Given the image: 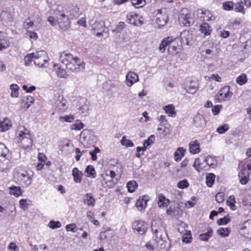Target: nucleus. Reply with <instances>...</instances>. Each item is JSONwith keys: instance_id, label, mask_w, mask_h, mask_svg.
Instances as JSON below:
<instances>
[{"instance_id": "obj_54", "label": "nucleus", "mask_w": 251, "mask_h": 251, "mask_svg": "<svg viewBox=\"0 0 251 251\" xmlns=\"http://www.w3.org/2000/svg\"><path fill=\"white\" fill-rule=\"evenodd\" d=\"M189 183L186 179H183L182 180L179 181L177 185L178 188L180 189H184L186 188L189 186Z\"/></svg>"}, {"instance_id": "obj_36", "label": "nucleus", "mask_w": 251, "mask_h": 251, "mask_svg": "<svg viewBox=\"0 0 251 251\" xmlns=\"http://www.w3.org/2000/svg\"><path fill=\"white\" fill-rule=\"evenodd\" d=\"M236 81L240 85L245 84L247 81V75L245 74H242L236 78Z\"/></svg>"}, {"instance_id": "obj_18", "label": "nucleus", "mask_w": 251, "mask_h": 251, "mask_svg": "<svg viewBox=\"0 0 251 251\" xmlns=\"http://www.w3.org/2000/svg\"><path fill=\"white\" fill-rule=\"evenodd\" d=\"M34 98L30 96L24 97L21 103V107H23L25 110H27L31 104L34 102Z\"/></svg>"}, {"instance_id": "obj_27", "label": "nucleus", "mask_w": 251, "mask_h": 251, "mask_svg": "<svg viewBox=\"0 0 251 251\" xmlns=\"http://www.w3.org/2000/svg\"><path fill=\"white\" fill-rule=\"evenodd\" d=\"M190 15L186 14L185 15L183 14L181 15L179 18V21L185 26H190L191 24L190 21Z\"/></svg>"}, {"instance_id": "obj_16", "label": "nucleus", "mask_w": 251, "mask_h": 251, "mask_svg": "<svg viewBox=\"0 0 251 251\" xmlns=\"http://www.w3.org/2000/svg\"><path fill=\"white\" fill-rule=\"evenodd\" d=\"M148 201V197L146 196H144L142 199L139 198L137 200L136 206L139 211H142L145 209Z\"/></svg>"}, {"instance_id": "obj_9", "label": "nucleus", "mask_w": 251, "mask_h": 251, "mask_svg": "<svg viewBox=\"0 0 251 251\" xmlns=\"http://www.w3.org/2000/svg\"><path fill=\"white\" fill-rule=\"evenodd\" d=\"M232 93L230 92V87L226 86L222 88L217 95L219 101L230 100Z\"/></svg>"}, {"instance_id": "obj_14", "label": "nucleus", "mask_w": 251, "mask_h": 251, "mask_svg": "<svg viewBox=\"0 0 251 251\" xmlns=\"http://www.w3.org/2000/svg\"><path fill=\"white\" fill-rule=\"evenodd\" d=\"M195 126L199 129H203L206 126V121L203 116L198 114L193 118Z\"/></svg>"}, {"instance_id": "obj_28", "label": "nucleus", "mask_w": 251, "mask_h": 251, "mask_svg": "<svg viewBox=\"0 0 251 251\" xmlns=\"http://www.w3.org/2000/svg\"><path fill=\"white\" fill-rule=\"evenodd\" d=\"M156 22L159 26H163L167 22L168 17L166 15H162L160 13L157 14Z\"/></svg>"}, {"instance_id": "obj_61", "label": "nucleus", "mask_w": 251, "mask_h": 251, "mask_svg": "<svg viewBox=\"0 0 251 251\" xmlns=\"http://www.w3.org/2000/svg\"><path fill=\"white\" fill-rule=\"evenodd\" d=\"M89 131L87 129L83 130L80 134V140L81 142L85 141L86 139L87 135L88 134Z\"/></svg>"}, {"instance_id": "obj_40", "label": "nucleus", "mask_w": 251, "mask_h": 251, "mask_svg": "<svg viewBox=\"0 0 251 251\" xmlns=\"http://www.w3.org/2000/svg\"><path fill=\"white\" fill-rule=\"evenodd\" d=\"M217 233L223 237L228 236L229 230L228 228L221 227L217 230Z\"/></svg>"}, {"instance_id": "obj_30", "label": "nucleus", "mask_w": 251, "mask_h": 251, "mask_svg": "<svg viewBox=\"0 0 251 251\" xmlns=\"http://www.w3.org/2000/svg\"><path fill=\"white\" fill-rule=\"evenodd\" d=\"M85 172L87 174V176L95 178L96 173L94 167L91 165H88L85 169Z\"/></svg>"}, {"instance_id": "obj_47", "label": "nucleus", "mask_w": 251, "mask_h": 251, "mask_svg": "<svg viewBox=\"0 0 251 251\" xmlns=\"http://www.w3.org/2000/svg\"><path fill=\"white\" fill-rule=\"evenodd\" d=\"M132 5L136 8L141 7L145 4V0H131Z\"/></svg>"}, {"instance_id": "obj_51", "label": "nucleus", "mask_w": 251, "mask_h": 251, "mask_svg": "<svg viewBox=\"0 0 251 251\" xmlns=\"http://www.w3.org/2000/svg\"><path fill=\"white\" fill-rule=\"evenodd\" d=\"M155 137L154 135H151L147 139L145 140L143 143V146L146 148L153 144L154 142Z\"/></svg>"}, {"instance_id": "obj_49", "label": "nucleus", "mask_w": 251, "mask_h": 251, "mask_svg": "<svg viewBox=\"0 0 251 251\" xmlns=\"http://www.w3.org/2000/svg\"><path fill=\"white\" fill-rule=\"evenodd\" d=\"M229 129L228 125L226 124H224L221 126H219L217 129L216 131L220 134H223L226 132Z\"/></svg>"}, {"instance_id": "obj_44", "label": "nucleus", "mask_w": 251, "mask_h": 251, "mask_svg": "<svg viewBox=\"0 0 251 251\" xmlns=\"http://www.w3.org/2000/svg\"><path fill=\"white\" fill-rule=\"evenodd\" d=\"M59 119L61 122L72 123L74 120V117L72 115H65L64 116L59 117Z\"/></svg>"}, {"instance_id": "obj_48", "label": "nucleus", "mask_w": 251, "mask_h": 251, "mask_svg": "<svg viewBox=\"0 0 251 251\" xmlns=\"http://www.w3.org/2000/svg\"><path fill=\"white\" fill-rule=\"evenodd\" d=\"M230 218L228 216H225L224 218H220L217 221L218 225H224L227 224L230 221Z\"/></svg>"}, {"instance_id": "obj_15", "label": "nucleus", "mask_w": 251, "mask_h": 251, "mask_svg": "<svg viewBox=\"0 0 251 251\" xmlns=\"http://www.w3.org/2000/svg\"><path fill=\"white\" fill-rule=\"evenodd\" d=\"M138 81V76L134 72H129L126 75V84L130 87L134 83Z\"/></svg>"}, {"instance_id": "obj_29", "label": "nucleus", "mask_w": 251, "mask_h": 251, "mask_svg": "<svg viewBox=\"0 0 251 251\" xmlns=\"http://www.w3.org/2000/svg\"><path fill=\"white\" fill-rule=\"evenodd\" d=\"M212 229L210 228L206 232L201 234L200 235V240L203 241H207L209 238L212 236Z\"/></svg>"}, {"instance_id": "obj_53", "label": "nucleus", "mask_w": 251, "mask_h": 251, "mask_svg": "<svg viewBox=\"0 0 251 251\" xmlns=\"http://www.w3.org/2000/svg\"><path fill=\"white\" fill-rule=\"evenodd\" d=\"M9 46V43L5 38H0V50L6 49Z\"/></svg>"}, {"instance_id": "obj_19", "label": "nucleus", "mask_w": 251, "mask_h": 251, "mask_svg": "<svg viewBox=\"0 0 251 251\" xmlns=\"http://www.w3.org/2000/svg\"><path fill=\"white\" fill-rule=\"evenodd\" d=\"M189 151L193 154L199 153L200 151V144L197 140H195L190 143Z\"/></svg>"}, {"instance_id": "obj_2", "label": "nucleus", "mask_w": 251, "mask_h": 251, "mask_svg": "<svg viewBox=\"0 0 251 251\" xmlns=\"http://www.w3.org/2000/svg\"><path fill=\"white\" fill-rule=\"evenodd\" d=\"M151 228L153 232V238L156 242H163L167 234L161 219L156 218L153 220L151 223Z\"/></svg>"}, {"instance_id": "obj_64", "label": "nucleus", "mask_w": 251, "mask_h": 251, "mask_svg": "<svg viewBox=\"0 0 251 251\" xmlns=\"http://www.w3.org/2000/svg\"><path fill=\"white\" fill-rule=\"evenodd\" d=\"M33 25V22L30 19H26L24 23V27L26 29H28L30 27Z\"/></svg>"}, {"instance_id": "obj_34", "label": "nucleus", "mask_w": 251, "mask_h": 251, "mask_svg": "<svg viewBox=\"0 0 251 251\" xmlns=\"http://www.w3.org/2000/svg\"><path fill=\"white\" fill-rule=\"evenodd\" d=\"M138 186L137 183L135 181H130L126 184L128 191L130 193L133 192Z\"/></svg>"}, {"instance_id": "obj_31", "label": "nucleus", "mask_w": 251, "mask_h": 251, "mask_svg": "<svg viewBox=\"0 0 251 251\" xmlns=\"http://www.w3.org/2000/svg\"><path fill=\"white\" fill-rule=\"evenodd\" d=\"M215 178V175L214 174L209 173L207 175L206 177V183L208 187H212L213 183L214 182Z\"/></svg>"}, {"instance_id": "obj_26", "label": "nucleus", "mask_w": 251, "mask_h": 251, "mask_svg": "<svg viewBox=\"0 0 251 251\" xmlns=\"http://www.w3.org/2000/svg\"><path fill=\"white\" fill-rule=\"evenodd\" d=\"M163 109L169 116L175 117L176 114L175 106L172 104H169L164 106Z\"/></svg>"}, {"instance_id": "obj_62", "label": "nucleus", "mask_w": 251, "mask_h": 251, "mask_svg": "<svg viewBox=\"0 0 251 251\" xmlns=\"http://www.w3.org/2000/svg\"><path fill=\"white\" fill-rule=\"evenodd\" d=\"M221 108H222L221 105H215V106H213L212 108V112L213 115H216L218 114L220 112V109Z\"/></svg>"}, {"instance_id": "obj_63", "label": "nucleus", "mask_w": 251, "mask_h": 251, "mask_svg": "<svg viewBox=\"0 0 251 251\" xmlns=\"http://www.w3.org/2000/svg\"><path fill=\"white\" fill-rule=\"evenodd\" d=\"M8 248L10 250H13V251H19V249L18 246L16 245L14 242H11L8 245Z\"/></svg>"}, {"instance_id": "obj_7", "label": "nucleus", "mask_w": 251, "mask_h": 251, "mask_svg": "<svg viewBox=\"0 0 251 251\" xmlns=\"http://www.w3.org/2000/svg\"><path fill=\"white\" fill-rule=\"evenodd\" d=\"M132 228L135 232L143 235L147 231L148 226L144 221L136 220L132 223Z\"/></svg>"}, {"instance_id": "obj_55", "label": "nucleus", "mask_w": 251, "mask_h": 251, "mask_svg": "<svg viewBox=\"0 0 251 251\" xmlns=\"http://www.w3.org/2000/svg\"><path fill=\"white\" fill-rule=\"evenodd\" d=\"M233 5L232 1H227L223 3V7L224 10L229 11L233 9Z\"/></svg>"}, {"instance_id": "obj_8", "label": "nucleus", "mask_w": 251, "mask_h": 251, "mask_svg": "<svg viewBox=\"0 0 251 251\" xmlns=\"http://www.w3.org/2000/svg\"><path fill=\"white\" fill-rule=\"evenodd\" d=\"M57 21L61 29L66 31L70 27L69 19L64 13H61L57 17Z\"/></svg>"}, {"instance_id": "obj_41", "label": "nucleus", "mask_w": 251, "mask_h": 251, "mask_svg": "<svg viewBox=\"0 0 251 251\" xmlns=\"http://www.w3.org/2000/svg\"><path fill=\"white\" fill-rule=\"evenodd\" d=\"M84 124L80 121L77 120L75 123L71 126L72 130H80L83 127Z\"/></svg>"}, {"instance_id": "obj_11", "label": "nucleus", "mask_w": 251, "mask_h": 251, "mask_svg": "<svg viewBox=\"0 0 251 251\" xmlns=\"http://www.w3.org/2000/svg\"><path fill=\"white\" fill-rule=\"evenodd\" d=\"M33 174H30L26 171L18 174V177L19 178L21 183L25 186L28 187L32 183Z\"/></svg>"}, {"instance_id": "obj_23", "label": "nucleus", "mask_w": 251, "mask_h": 251, "mask_svg": "<svg viewBox=\"0 0 251 251\" xmlns=\"http://www.w3.org/2000/svg\"><path fill=\"white\" fill-rule=\"evenodd\" d=\"M9 189L10 190L9 194L14 195L16 197L21 196L23 192V191L19 186H12Z\"/></svg>"}, {"instance_id": "obj_3", "label": "nucleus", "mask_w": 251, "mask_h": 251, "mask_svg": "<svg viewBox=\"0 0 251 251\" xmlns=\"http://www.w3.org/2000/svg\"><path fill=\"white\" fill-rule=\"evenodd\" d=\"M19 133L17 136V141L21 143V146L24 149H27L32 146V140L31 134L29 131L23 126H20L18 129Z\"/></svg>"}, {"instance_id": "obj_4", "label": "nucleus", "mask_w": 251, "mask_h": 251, "mask_svg": "<svg viewBox=\"0 0 251 251\" xmlns=\"http://www.w3.org/2000/svg\"><path fill=\"white\" fill-rule=\"evenodd\" d=\"M69 104L67 100L62 95L57 94L55 96L53 106L56 112L63 113L68 108Z\"/></svg>"}, {"instance_id": "obj_25", "label": "nucleus", "mask_w": 251, "mask_h": 251, "mask_svg": "<svg viewBox=\"0 0 251 251\" xmlns=\"http://www.w3.org/2000/svg\"><path fill=\"white\" fill-rule=\"evenodd\" d=\"M201 11V14L200 18L203 21H210L212 20V15L211 13L208 10H202Z\"/></svg>"}, {"instance_id": "obj_6", "label": "nucleus", "mask_w": 251, "mask_h": 251, "mask_svg": "<svg viewBox=\"0 0 251 251\" xmlns=\"http://www.w3.org/2000/svg\"><path fill=\"white\" fill-rule=\"evenodd\" d=\"M102 180L105 182L107 187L108 188H113L115 184L113 181V178L116 176V174L114 171L110 170H106L104 174L100 175Z\"/></svg>"}, {"instance_id": "obj_33", "label": "nucleus", "mask_w": 251, "mask_h": 251, "mask_svg": "<svg viewBox=\"0 0 251 251\" xmlns=\"http://www.w3.org/2000/svg\"><path fill=\"white\" fill-rule=\"evenodd\" d=\"M138 15L137 14H128L126 15V21L128 23L132 24L134 25V23L136 22L137 19H138Z\"/></svg>"}, {"instance_id": "obj_42", "label": "nucleus", "mask_w": 251, "mask_h": 251, "mask_svg": "<svg viewBox=\"0 0 251 251\" xmlns=\"http://www.w3.org/2000/svg\"><path fill=\"white\" fill-rule=\"evenodd\" d=\"M56 74L57 76L61 78H67L68 75L66 71L64 69L61 68L60 67H59L57 68Z\"/></svg>"}, {"instance_id": "obj_22", "label": "nucleus", "mask_w": 251, "mask_h": 251, "mask_svg": "<svg viewBox=\"0 0 251 251\" xmlns=\"http://www.w3.org/2000/svg\"><path fill=\"white\" fill-rule=\"evenodd\" d=\"M83 202L88 206H94L95 203V199L92 194L87 193L85 195Z\"/></svg>"}, {"instance_id": "obj_38", "label": "nucleus", "mask_w": 251, "mask_h": 251, "mask_svg": "<svg viewBox=\"0 0 251 251\" xmlns=\"http://www.w3.org/2000/svg\"><path fill=\"white\" fill-rule=\"evenodd\" d=\"M184 150L182 148L179 147L177 149V151L175 153V160L179 161L181 160L182 156L184 155Z\"/></svg>"}, {"instance_id": "obj_46", "label": "nucleus", "mask_w": 251, "mask_h": 251, "mask_svg": "<svg viewBox=\"0 0 251 251\" xmlns=\"http://www.w3.org/2000/svg\"><path fill=\"white\" fill-rule=\"evenodd\" d=\"M100 149L97 147H95L94 150L89 151V154L91 155L93 161H96L97 160V153L100 152Z\"/></svg>"}, {"instance_id": "obj_5", "label": "nucleus", "mask_w": 251, "mask_h": 251, "mask_svg": "<svg viewBox=\"0 0 251 251\" xmlns=\"http://www.w3.org/2000/svg\"><path fill=\"white\" fill-rule=\"evenodd\" d=\"M48 60V57L47 53L45 51L40 50L34 53V63L35 65L39 67H47L46 64Z\"/></svg>"}, {"instance_id": "obj_17", "label": "nucleus", "mask_w": 251, "mask_h": 251, "mask_svg": "<svg viewBox=\"0 0 251 251\" xmlns=\"http://www.w3.org/2000/svg\"><path fill=\"white\" fill-rule=\"evenodd\" d=\"M72 176L74 178V181L75 183H79L81 181L83 174L77 168L75 167L72 170Z\"/></svg>"}, {"instance_id": "obj_10", "label": "nucleus", "mask_w": 251, "mask_h": 251, "mask_svg": "<svg viewBox=\"0 0 251 251\" xmlns=\"http://www.w3.org/2000/svg\"><path fill=\"white\" fill-rule=\"evenodd\" d=\"M182 42L187 45H192L194 41V35L192 31L184 30L180 33Z\"/></svg>"}, {"instance_id": "obj_57", "label": "nucleus", "mask_w": 251, "mask_h": 251, "mask_svg": "<svg viewBox=\"0 0 251 251\" xmlns=\"http://www.w3.org/2000/svg\"><path fill=\"white\" fill-rule=\"evenodd\" d=\"M242 1H241V2H237L235 4V11L236 12H240L242 14L245 13V11L244 9L243 6L242 5Z\"/></svg>"}, {"instance_id": "obj_37", "label": "nucleus", "mask_w": 251, "mask_h": 251, "mask_svg": "<svg viewBox=\"0 0 251 251\" xmlns=\"http://www.w3.org/2000/svg\"><path fill=\"white\" fill-rule=\"evenodd\" d=\"M121 143L123 146L126 147V148L132 147L134 146V144L131 140L126 139L125 136H123L122 137L121 140Z\"/></svg>"}, {"instance_id": "obj_60", "label": "nucleus", "mask_w": 251, "mask_h": 251, "mask_svg": "<svg viewBox=\"0 0 251 251\" xmlns=\"http://www.w3.org/2000/svg\"><path fill=\"white\" fill-rule=\"evenodd\" d=\"M167 46L169 47L168 44H167V42L166 41V40H164V39H163L162 41L161 44H160L159 47V50L162 53L164 52Z\"/></svg>"}, {"instance_id": "obj_50", "label": "nucleus", "mask_w": 251, "mask_h": 251, "mask_svg": "<svg viewBox=\"0 0 251 251\" xmlns=\"http://www.w3.org/2000/svg\"><path fill=\"white\" fill-rule=\"evenodd\" d=\"M192 240V237L190 233V231H189L188 232H187V233L184 234L182 237V241L186 243L191 242Z\"/></svg>"}, {"instance_id": "obj_45", "label": "nucleus", "mask_w": 251, "mask_h": 251, "mask_svg": "<svg viewBox=\"0 0 251 251\" xmlns=\"http://www.w3.org/2000/svg\"><path fill=\"white\" fill-rule=\"evenodd\" d=\"M126 27L124 22H120L117 25L116 28L112 30L113 32L121 33L122 30Z\"/></svg>"}, {"instance_id": "obj_35", "label": "nucleus", "mask_w": 251, "mask_h": 251, "mask_svg": "<svg viewBox=\"0 0 251 251\" xmlns=\"http://www.w3.org/2000/svg\"><path fill=\"white\" fill-rule=\"evenodd\" d=\"M235 200L234 195H231L226 201L227 204L230 207L231 210H235L236 209V206L235 205Z\"/></svg>"}, {"instance_id": "obj_24", "label": "nucleus", "mask_w": 251, "mask_h": 251, "mask_svg": "<svg viewBox=\"0 0 251 251\" xmlns=\"http://www.w3.org/2000/svg\"><path fill=\"white\" fill-rule=\"evenodd\" d=\"M11 126V123L9 119L4 118L3 121H0V131H5L8 130Z\"/></svg>"}, {"instance_id": "obj_1", "label": "nucleus", "mask_w": 251, "mask_h": 251, "mask_svg": "<svg viewBox=\"0 0 251 251\" xmlns=\"http://www.w3.org/2000/svg\"><path fill=\"white\" fill-rule=\"evenodd\" d=\"M59 61L63 64L66 69L74 73H78L85 68V64L79 57L74 56L68 51L62 52L59 57Z\"/></svg>"}, {"instance_id": "obj_56", "label": "nucleus", "mask_w": 251, "mask_h": 251, "mask_svg": "<svg viewBox=\"0 0 251 251\" xmlns=\"http://www.w3.org/2000/svg\"><path fill=\"white\" fill-rule=\"evenodd\" d=\"M168 50L170 54H175L178 52L177 47L175 45H169Z\"/></svg>"}, {"instance_id": "obj_59", "label": "nucleus", "mask_w": 251, "mask_h": 251, "mask_svg": "<svg viewBox=\"0 0 251 251\" xmlns=\"http://www.w3.org/2000/svg\"><path fill=\"white\" fill-rule=\"evenodd\" d=\"M111 236L108 235V232L107 231L101 232L99 234V239L101 240H106L110 238Z\"/></svg>"}, {"instance_id": "obj_58", "label": "nucleus", "mask_w": 251, "mask_h": 251, "mask_svg": "<svg viewBox=\"0 0 251 251\" xmlns=\"http://www.w3.org/2000/svg\"><path fill=\"white\" fill-rule=\"evenodd\" d=\"M225 195L222 192L218 193L215 196V199L217 202L221 203L224 201Z\"/></svg>"}, {"instance_id": "obj_21", "label": "nucleus", "mask_w": 251, "mask_h": 251, "mask_svg": "<svg viewBox=\"0 0 251 251\" xmlns=\"http://www.w3.org/2000/svg\"><path fill=\"white\" fill-rule=\"evenodd\" d=\"M170 203V201L163 194L158 195V204L159 207H165Z\"/></svg>"}, {"instance_id": "obj_43", "label": "nucleus", "mask_w": 251, "mask_h": 251, "mask_svg": "<svg viewBox=\"0 0 251 251\" xmlns=\"http://www.w3.org/2000/svg\"><path fill=\"white\" fill-rule=\"evenodd\" d=\"M34 60V53H30L25 57V63L26 66H29L32 60Z\"/></svg>"}, {"instance_id": "obj_52", "label": "nucleus", "mask_w": 251, "mask_h": 251, "mask_svg": "<svg viewBox=\"0 0 251 251\" xmlns=\"http://www.w3.org/2000/svg\"><path fill=\"white\" fill-rule=\"evenodd\" d=\"M49 226L52 229H56L61 226V224L59 221H51L49 224Z\"/></svg>"}, {"instance_id": "obj_20", "label": "nucleus", "mask_w": 251, "mask_h": 251, "mask_svg": "<svg viewBox=\"0 0 251 251\" xmlns=\"http://www.w3.org/2000/svg\"><path fill=\"white\" fill-rule=\"evenodd\" d=\"M200 30L204 36L209 35L212 29L210 25L206 23H203L200 25Z\"/></svg>"}, {"instance_id": "obj_12", "label": "nucleus", "mask_w": 251, "mask_h": 251, "mask_svg": "<svg viewBox=\"0 0 251 251\" xmlns=\"http://www.w3.org/2000/svg\"><path fill=\"white\" fill-rule=\"evenodd\" d=\"M0 17L1 21L3 25H9L11 23L14 19V14L13 13L8 11L7 10H3L1 12Z\"/></svg>"}, {"instance_id": "obj_39", "label": "nucleus", "mask_w": 251, "mask_h": 251, "mask_svg": "<svg viewBox=\"0 0 251 251\" xmlns=\"http://www.w3.org/2000/svg\"><path fill=\"white\" fill-rule=\"evenodd\" d=\"M206 164L211 167L214 168L216 166L217 162L215 159L212 156H208L205 159Z\"/></svg>"}, {"instance_id": "obj_13", "label": "nucleus", "mask_w": 251, "mask_h": 251, "mask_svg": "<svg viewBox=\"0 0 251 251\" xmlns=\"http://www.w3.org/2000/svg\"><path fill=\"white\" fill-rule=\"evenodd\" d=\"M166 213L171 216L178 217L182 214V211L180 208L179 205L177 203L174 205H170L169 208L166 210Z\"/></svg>"}, {"instance_id": "obj_32", "label": "nucleus", "mask_w": 251, "mask_h": 251, "mask_svg": "<svg viewBox=\"0 0 251 251\" xmlns=\"http://www.w3.org/2000/svg\"><path fill=\"white\" fill-rule=\"evenodd\" d=\"M9 153V150L5 145L3 143H0V157L3 158H6V156Z\"/></svg>"}]
</instances>
